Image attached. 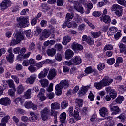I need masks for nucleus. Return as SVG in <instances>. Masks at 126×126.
<instances>
[{"label":"nucleus","mask_w":126,"mask_h":126,"mask_svg":"<svg viewBox=\"0 0 126 126\" xmlns=\"http://www.w3.org/2000/svg\"><path fill=\"white\" fill-rule=\"evenodd\" d=\"M81 63H82L81 58H80V56H77L71 59L69 61H64L63 63V64L68 66H71L72 65H79Z\"/></svg>","instance_id":"nucleus-1"},{"label":"nucleus","mask_w":126,"mask_h":126,"mask_svg":"<svg viewBox=\"0 0 126 126\" xmlns=\"http://www.w3.org/2000/svg\"><path fill=\"white\" fill-rule=\"evenodd\" d=\"M25 51H26L25 48H16L13 49L14 54H19V55L17 57V61H22L23 59L22 56L25 53Z\"/></svg>","instance_id":"nucleus-2"},{"label":"nucleus","mask_w":126,"mask_h":126,"mask_svg":"<svg viewBox=\"0 0 126 126\" xmlns=\"http://www.w3.org/2000/svg\"><path fill=\"white\" fill-rule=\"evenodd\" d=\"M109 108L111 112H112L111 115H118L121 113V109L118 105H116V101L113 102L109 105Z\"/></svg>","instance_id":"nucleus-3"},{"label":"nucleus","mask_w":126,"mask_h":126,"mask_svg":"<svg viewBox=\"0 0 126 126\" xmlns=\"http://www.w3.org/2000/svg\"><path fill=\"white\" fill-rule=\"evenodd\" d=\"M18 21V27L21 28V27H27L29 23H28V20L25 17H20L17 19Z\"/></svg>","instance_id":"nucleus-4"},{"label":"nucleus","mask_w":126,"mask_h":126,"mask_svg":"<svg viewBox=\"0 0 126 126\" xmlns=\"http://www.w3.org/2000/svg\"><path fill=\"white\" fill-rule=\"evenodd\" d=\"M24 106L26 109H32V110H34V111L38 109L37 104L33 103L32 101H26Z\"/></svg>","instance_id":"nucleus-5"},{"label":"nucleus","mask_w":126,"mask_h":126,"mask_svg":"<svg viewBox=\"0 0 126 126\" xmlns=\"http://www.w3.org/2000/svg\"><path fill=\"white\" fill-rule=\"evenodd\" d=\"M57 75V70L55 68L50 69L48 75H47V78L49 80H53L54 78L56 77Z\"/></svg>","instance_id":"nucleus-6"},{"label":"nucleus","mask_w":126,"mask_h":126,"mask_svg":"<svg viewBox=\"0 0 126 126\" xmlns=\"http://www.w3.org/2000/svg\"><path fill=\"white\" fill-rule=\"evenodd\" d=\"M45 93H46V90H45V89L42 88L40 90L39 93L37 95V97L42 102L46 100V96H45Z\"/></svg>","instance_id":"nucleus-7"},{"label":"nucleus","mask_w":126,"mask_h":126,"mask_svg":"<svg viewBox=\"0 0 126 126\" xmlns=\"http://www.w3.org/2000/svg\"><path fill=\"white\" fill-rule=\"evenodd\" d=\"M49 114H50V110L48 108H44L41 111V118L43 121L47 120Z\"/></svg>","instance_id":"nucleus-8"},{"label":"nucleus","mask_w":126,"mask_h":126,"mask_svg":"<svg viewBox=\"0 0 126 126\" xmlns=\"http://www.w3.org/2000/svg\"><path fill=\"white\" fill-rule=\"evenodd\" d=\"M74 7L76 10L80 12L81 13H84V9L83 7L79 4L78 1L74 2Z\"/></svg>","instance_id":"nucleus-9"},{"label":"nucleus","mask_w":126,"mask_h":126,"mask_svg":"<svg viewBox=\"0 0 126 126\" xmlns=\"http://www.w3.org/2000/svg\"><path fill=\"white\" fill-rule=\"evenodd\" d=\"M50 69L49 68H45L43 71H41L40 73L38 75L39 79H42L45 78L48 75V72H49Z\"/></svg>","instance_id":"nucleus-10"},{"label":"nucleus","mask_w":126,"mask_h":126,"mask_svg":"<svg viewBox=\"0 0 126 126\" xmlns=\"http://www.w3.org/2000/svg\"><path fill=\"white\" fill-rule=\"evenodd\" d=\"M101 81L103 84V86H109L113 82V79L110 78L108 76H105Z\"/></svg>","instance_id":"nucleus-11"},{"label":"nucleus","mask_w":126,"mask_h":126,"mask_svg":"<svg viewBox=\"0 0 126 126\" xmlns=\"http://www.w3.org/2000/svg\"><path fill=\"white\" fill-rule=\"evenodd\" d=\"M11 5V1L9 0H4L1 4L0 7L2 10L6 9Z\"/></svg>","instance_id":"nucleus-12"},{"label":"nucleus","mask_w":126,"mask_h":126,"mask_svg":"<svg viewBox=\"0 0 126 126\" xmlns=\"http://www.w3.org/2000/svg\"><path fill=\"white\" fill-rule=\"evenodd\" d=\"M0 104L3 106H9L11 104V101L8 97L2 98L0 99Z\"/></svg>","instance_id":"nucleus-13"},{"label":"nucleus","mask_w":126,"mask_h":126,"mask_svg":"<svg viewBox=\"0 0 126 126\" xmlns=\"http://www.w3.org/2000/svg\"><path fill=\"white\" fill-rule=\"evenodd\" d=\"M36 79L37 75L36 74H33L27 79L26 82L30 84H33Z\"/></svg>","instance_id":"nucleus-14"},{"label":"nucleus","mask_w":126,"mask_h":126,"mask_svg":"<svg viewBox=\"0 0 126 126\" xmlns=\"http://www.w3.org/2000/svg\"><path fill=\"white\" fill-rule=\"evenodd\" d=\"M63 87L62 85L60 84V83L55 86V93L56 94L57 96H60L62 94V90H63Z\"/></svg>","instance_id":"nucleus-15"},{"label":"nucleus","mask_w":126,"mask_h":126,"mask_svg":"<svg viewBox=\"0 0 126 126\" xmlns=\"http://www.w3.org/2000/svg\"><path fill=\"white\" fill-rule=\"evenodd\" d=\"M74 55V53L70 49H67L65 52V56L66 60L71 59Z\"/></svg>","instance_id":"nucleus-16"},{"label":"nucleus","mask_w":126,"mask_h":126,"mask_svg":"<svg viewBox=\"0 0 126 126\" xmlns=\"http://www.w3.org/2000/svg\"><path fill=\"white\" fill-rule=\"evenodd\" d=\"M15 38L17 39V43H20V42L24 39L23 35H22V33H21L20 32H18L16 33L15 35Z\"/></svg>","instance_id":"nucleus-17"},{"label":"nucleus","mask_w":126,"mask_h":126,"mask_svg":"<svg viewBox=\"0 0 126 126\" xmlns=\"http://www.w3.org/2000/svg\"><path fill=\"white\" fill-rule=\"evenodd\" d=\"M75 102L76 103V110H78L79 109H80V108H82V106L83 105V100L82 99L77 98Z\"/></svg>","instance_id":"nucleus-18"},{"label":"nucleus","mask_w":126,"mask_h":126,"mask_svg":"<svg viewBox=\"0 0 126 126\" xmlns=\"http://www.w3.org/2000/svg\"><path fill=\"white\" fill-rule=\"evenodd\" d=\"M10 119L9 115L5 116L1 120V122L0 123V126H6L7 123H8V120Z\"/></svg>","instance_id":"nucleus-19"},{"label":"nucleus","mask_w":126,"mask_h":126,"mask_svg":"<svg viewBox=\"0 0 126 126\" xmlns=\"http://www.w3.org/2000/svg\"><path fill=\"white\" fill-rule=\"evenodd\" d=\"M99 113L101 117H106L109 114V112H108V109L106 108V107L101 108L99 110Z\"/></svg>","instance_id":"nucleus-20"},{"label":"nucleus","mask_w":126,"mask_h":126,"mask_svg":"<svg viewBox=\"0 0 126 126\" xmlns=\"http://www.w3.org/2000/svg\"><path fill=\"white\" fill-rule=\"evenodd\" d=\"M117 31H118V28H117V27H111L107 32V34L110 36H112V35H114V34H115Z\"/></svg>","instance_id":"nucleus-21"},{"label":"nucleus","mask_w":126,"mask_h":126,"mask_svg":"<svg viewBox=\"0 0 126 126\" xmlns=\"http://www.w3.org/2000/svg\"><path fill=\"white\" fill-rule=\"evenodd\" d=\"M63 88H67L69 86L68 80H63L61 81L60 83Z\"/></svg>","instance_id":"nucleus-22"},{"label":"nucleus","mask_w":126,"mask_h":126,"mask_svg":"<svg viewBox=\"0 0 126 126\" xmlns=\"http://www.w3.org/2000/svg\"><path fill=\"white\" fill-rule=\"evenodd\" d=\"M31 117H30V120L31 122H36L38 120V117L33 112H31L30 113Z\"/></svg>","instance_id":"nucleus-23"},{"label":"nucleus","mask_w":126,"mask_h":126,"mask_svg":"<svg viewBox=\"0 0 126 126\" xmlns=\"http://www.w3.org/2000/svg\"><path fill=\"white\" fill-rule=\"evenodd\" d=\"M31 89H28L24 94L25 99H30L31 98Z\"/></svg>","instance_id":"nucleus-24"},{"label":"nucleus","mask_w":126,"mask_h":126,"mask_svg":"<svg viewBox=\"0 0 126 126\" xmlns=\"http://www.w3.org/2000/svg\"><path fill=\"white\" fill-rule=\"evenodd\" d=\"M61 105L58 102H54L51 104V110H60Z\"/></svg>","instance_id":"nucleus-25"},{"label":"nucleus","mask_w":126,"mask_h":126,"mask_svg":"<svg viewBox=\"0 0 126 126\" xmlns=\"http://www.w3.org/2000/svg\"><path fill=\"white\" fill-rule=\"evenodd\" d=\"M91 34L92 37H93L94 39H96V38H99V37L101 36L102 32L101 31H98L97 32H91Z\"/></svg>","instance_id":"nucleus-26"},{"label":"nucleus","mask_w":126,"mask_h":126,"mask_svg":"<svg viewBox=\"0 0 126 126\" xmlns=\"http://www.w3.org/2000/svg\"><path fill=\"white\" fill-rule=\"evenodd\" d=\"M47 54L48 56L54 57L56 55V49L55 48H50L47 50Z\"/></svg>","instance_id":"nucleus-27"},{"label":"nucleus","mask_w":126,"mask_h":126,"mask_svg":"<svg viewBox=\"0 0 126 126\" xmlns=\"http://www.w3.org/2000/svg\"><path fill=\"white\" fill-rule=\"evenodd\" d=\"M25 90V88L24 87H23L22 84H20L17 88V93L19 94H22Z\"/></svg>","instance_id":"nucleus-28"},{"label":"nucleus","mask_w":126,"mask_h":126,"mask_svg":"<svg viewBox=\"0 0 126 126\" xmlns=\"http://www.w3.org/2000/svg\"><path fill=\"white\" fill-rule=\"evenodd\" d=\"M42 87H47L49 85V80L46 79H42L39 80Z\"/></svg>","instance_id":"nucleus-29"},{"label":"nucleus","mask_w":126,"mask_h":126,"mask_svg":"<svg viewBox=\"0 0 126 126\" xmlns=\"http://www.w3.org/2000/svg\"><path fill=\"white\" fill-rule=\"evenodd\" d=\"M94 87H96V89H98L99 90H100V89H102L103 87H104V85L103 84V83L101 80L99 82L94 83Z\"/></svg>","instance_id":"nucleus-30"},{"label":"nucleus","mask_w":126,"mask_h":126,"mask_svg":"<svg viewBox=\"0 0 126 126\" xmlns=\"http://www.w3.org/2000/svg\"><path fill=\"white\" fill-rule=\"evenodd\" d=\"M14 57V55L13 54H10L9 55L7 56L6 57V59L10 63H12L14 61V59L13 58Z\"/></svg>","instance_id":"nucleus-31"},{"label":"nucleus","mask_w":126,"mask_h":126,"mask_svg":"<svg viewBox=\"0 0 126 126\" xmlns=\"http://www.w3.org/2000/svg\"><path fill=\"white\" fill-rule=\"evenodd\" d=\"M8 86L10 88L13 89V90L15 92L16 91V88H15V84H14V81L12 80H8Z\"/></svg>","instance_id":"nucleus-32"},{"label":"nucleus","mask_w":126,"mask_h":126,"mask_svg":"<svg viewBox=\"0 0 126 126\" xmlns=\"http://www.w3.org/2000/svg\"><path fill=\"white\" fill-rule=\"evenodd\" d=\"M65 119H66V113L63 112L60 116V121L62 123H65Z\"/></svg>","instance_id":"nucleus-33"},{"label":"nucleus","mask_w":126,"mask_h":126,"mask_svg":"<svg viewBox=\"0 0 126 126\" xmlns=\"http://www.w3.org/2000/svg\"><path fill=\"white\" fill-rule=\"evenodd\" d=\"M88 89H89V86H88L82 87L81 90L79 92V94H82V95H85Z\"/></svg>","instance_id":"nucleus-34"},{"label":"nucleus","mask_w":126,"mask_h":126,"mask_svg":"<svg viewBox=\"0 0 126 126\" xmlns=\"http://www.w3.org/2000/svg\"><path fill=\"white\" fill-rule=\"evenodd\" d=\"M71 41V37L68 36H65L63 41V45H67L68 43H69Z\"/></svg>","instance_id":"nucleus-35"},{"label":"nucleus","mask_w":126,"mask_h":126,"mask_svg":"<svg viewBox=\"0 0 126 126\" xmlns=\"http://www.w3.org/2000/svg\"><path fill=\"white\" fill-rule=\"evenodd\" d=\"M73 17H74V14L73 13L70 14L69 13H68L66 14L65 21H71Z\"/></svg>","instance_id":"nucleus-36"},{"label":"nucleus","mask_w":126,"mask_h":126,"mask_svg":"<svg viewBox=\"0 0 126 126\" xmlns=\"http://www.w3.org/2000/svg\"><path fill=\"white\" fill-rule=\"evenodd\" d=\"M103 21L105 22V23H110L111 22V17L108 15H103Z\"/></svg>","instance_id":"nucleus-37"},{"label":"nucleus","mask_w":126,"mask_h":126,"mask_svg":"<svg viewBox=\"0 0 126 126\" xmlns=\"http://www.w3.org/2000/svg\"><path fill=\"white\" fill-rule=\"evenodd\" d=\"M124 101V97L122 96H118V97L116 98L115 101H114L113 102H116V105L117 104H122V102Z\"/></svg>","instance_id":"nucleus-38"},{"label":"nucleus","mask_w":126,"mask_h":126,"mask_svg":"<svg viewBox=\"0 0 126 126\" xmlns=\"http://www.w3.org/2000/svg\"><path fill=\"white\" fill-rule=\"evenodd\" d=\"M75 22L77 23H81V21H82V19H81V17L79 16L78 14H76L74 18Z\"/></svg>","instance_id":"nucleus-39"},{"label":"nucleus","mask_w":126,"mask_h":126,"mask_svg":"<svg viewBox=\"0 0 126 126\" xmlns=\"http://www.w3.org/2000/svg\"><path fill=\"white\" fill-rule=\"evenodd\" d=\"M122 7L118 4H113L111 8V11H117Z\"/></svg>","instance_id":"nucleus-40"},{"label":"nucleus","mask_w":126,"mask_h":126,"mask_svg":"<svg viewBox=\"0 0 126 126\" xmlns=\"http://www.w3.org/2000/svg\"><path fill=\"white\" fill-rule=\"evenodd\" d=\"M118 90L120 93L123 94L124 91L126 90V86L124 85L119 86Z\"/></svg>","instance_id":"nucleus-41"},{"label":"nucleus","mask_w":126,"mask_h":126,"mask_svg":"<svg viewBox=\"0 0 126 126\" xmlns=\"http://www.w3.org/2000/svg\"><path fill=\"white\" fill-rule=\"evenodd\" d=\"M51 33L47 30H44L42 32V36L45 38H49Z\"/></svg>","instance_id":"nucleus-42"},{"label":"nucleus","mask_w":126,"mask_h":126,"mask_svg":"<svg viewBox=\"0 0 126 126\" xmlns=\"http://www.w3.org/2000/svg\"><path fill=\"white\" fill-rule=\"evenodd\" d=\"M110 97L112 99H116L117 98V91L116 90L113 91L112 92L110 93Z\"/></svg>","instance_id":"nucleus-43"},{"label":"nucleus","mask_w":126,"mask_h":126,"mask_svg":"<svg viewBox=\"0 0 126 126\" xmlns=\"http://www.w3.org/2000/svg\"><path fill=\"white\" fill-rule=\"evenodd\" d=\"M68 107V101H63L61 103V108L62 109H65Z\"/></svg>","instance_id":"nucleus-44"},{"label":"nucleus","mask_w":126,"mask_h":126,"mask_svg":"<svg viewBox=\"0 0 126 126\" xmlns=\"http://www.w3.org/2000/svg\"><path fill=\"white\" fill-rule=\"evenodd\" d=\"M117 119H120L121 122L124 123L125 122V120H126V115H125V113H122L117 117Z\"/></svg>","instance_id":"nucleus-45"},{"label":"nucleus","mask_w":126,"mask_h":126,"mask_svg":"<svg viewBox=\"0 0 126 126\" xmlns=\"http://www.w3.org/2000/svg\"><path fill=\"white\" fill-rule=\"evenodd\" d=\"M73 116L75 118V119H76V120H80L81 118H80V116H79V112L77 111L74 110V113H73Z\"/></svg>","instance_id":"nucleus-46"},{"label":"nucleus","mask_w":126,"mask_h":126,"mask_svg":"<svg viewBox=\"0 0 126 126\" xmlns=\"http://www.w3.org/2000/svg\"><path fill=\"white\" fill-rule=\"evenodd\" d=\"M87 43L90 46H92V45H94V40H93V39L91 38L90 36L88 37Z\"/></svg>","instance_id":"nucleus-47"},{"label":"nucleus","mask_w":126,"mask_h":126,"mask_svg":"<svg viewBox=\"0 0 126 126\" xmlns=\"http://www.w3.org/2000/svg\"><path fill=\"white\" fill-rule=\"evenodd\" d=\"M93 71H94V70H93V69H92V68L91 67H88L85 70V72L87 74H89L90 73H92V72H93Z\"/></svg>","instance_id":"nucleus-48"},{"label":"nucleus","mask_w":126,"mask_h":126,"mask_svg":"<svg viewBox=\"0 0 126 126\" xmlns=\"http://www.w3.org/2000/svg\"><path fill=\"white\" fill-rule=\"evenodd\" d=\"M115 13L117 16H122V15L123 14V8L122 7L116 11Z\"/></svg>","instance_id":"nucleus-49"},{"label":"nucleus","mask_w":126,"mask_h":126,"mask_svg":"<svg viewBox=\"0 0 126 126\" xmlns=\"http://www.w3.org/2000/svg\"><path fill=\"white\" fill-rule=\"evenodd\" d=\"M115 58H110L108 59L107 60V63L108 64H109L110 65H112V64H114L115 63Z\"/></svg>","instance_id":"nucleus-50"},{"label":"nucleus","mask_w":126,"mask_h":126,"mask_svg":"<svg viewBox=\"0 0 126 126\" xmlns=\"http://www.w3.org/2000/svg\"><path fill=\"white\" fill-rule=\"evenodd\" d=\"M72 48H83V46L76 42H73L71 44Z\"/></svg>","instance_id":"nucleus-51"},{"label":"nucleus","mask_w":126,"mask_h":126,"mask_svg":"<svg viewBox=\"0 0 126 126\" xmlns=\"http://www.w3.org/2000/svg\"><path fill=\"white\" fill-rule=\"evenodd\" d=\"M29 70H30V72H36L37 71V68L36 67H34L32 65L28 67Z\"/></svg>","instance_id":"nucleus-52"},{"label":"nucleus","mask_w":126,"mask_h":126,"mask_svg":"<svg viewBox=\"0 0 126 126\" xmlns=\"http://www.w3.org/2000/svg\"><path fill=\"white\" fill-rule=\"evenodd\" d=\"M108 0H105L103 2H99L98 3V7H102V6H104V5H106L107 3H108Z\"/></svg>","instance_id":"nucleus-53"},{"label":"nucleus","mask_w":126,"mask_h":126,"mask_svg":"<svg viewBox=\"0 0 126 126\" xmlns=\"http://www.w3.org/2000/svg\"><path fill=\"white\" fill-rule=\"evenodd\" d=\"M8 94L11 98H13V97L15 96V93L12 90V89H9L8 91Z\"/></svg>","instance_id":"nucleus-54"},{"label":"nucleus","mask_w":126,"mask_h":126,"mask_svg":"<svg viewBox=\"0 0 126 126\" xmlns=\"http://www.w3.org/2000/svg\"><path fill=\"white\" fill-rule=\"evenodd\" d=\"M97 68L99 71L103 70L105 68V64L104 63H100L97 65Z\"/></svg>","instance_id":"nucleus-55"},{"label":"nucleus","mask_w":126,"mask_h":126,"mask_svg":"<svg viewBox=\"0 0 126 126\" xmlns=\"http://www.w3.org/2000/svg\"><path fill=\"white\" fill-rule=\"evenodd\" d=\"M29 63L31 65H35L36 64V60L33 58H31L29 60Z\"/></svg>","instance_id":"nucleus-56"},{"label":"nucleus","mask_w":126,"mask_h":126,"mask_svg":"<svg viewBox=\"0 0 126 126\" xmlns=\"http://www.w3.org/2000/svg\"><path fill=\"white\" fill-rule=\"evenodd\" d=\"M88 99L90 100V101H93L94 100V98L95 97V95L93 94L91 91L89 94Z\"/></svg>","instance_id":"nucleus-57"},{"label":"nucleus","mask_w":126,"mask_h":126,"mask_svg":"<svg viewBox=\"0 0 126 126\" xmlns=\"http://www.w3.org/2000/svg\"><path fill=\"white\" fill-rule=\"evenodd\" d=\"M55 60L59 61V62H61V61L62 60V55H61V54L59 53H57L55 56Z\"/></svg>","instance_id":"nucleus-58"},{"label":"nucleus","mask_w":126,"mask_h":126,"mask_svg":"<svg viewBox=\"0 0 126 126\" xmlns=\"http://www.w3.org/2000/svg\"><path fill=\"white\" fill-rule=\"evenodd\" d=\"M36 36L39 35V34H41L42 32V29L40 27H37L36 31L34 32Z\"/></svg>","instance_id":"nucleus-59"},{"label":"nucleus","mask_w":126,"mask_h":126,"mask_svg":"<svg viewBox=\"0 0 126 126\" xmlns=\"http://www.w3.org/2000/svg\"><path fill=\"white\" fill-rule=\"evenodd\" d=\"M29 60H24L22 62V65L24 66H28L29 65Z\"/></svg>","instance_id":"nucleus-60"},{"label":"nucleus","mask_w":126,"mask_h":126,"mask_svg":"<svg viewBox=\"0 0 126 126\" xmlns=\"http://www.w3.org/2000/svg\"><path fill=\"white\" fill-rule=\"evenodd\" d=\"M51 116H54L55 118L58 116V112L57 111H55L54 109H51V112H50Z\"/></svg>","instance_id":"nucleus-61"},{"label":"nucleus","mask_w":126,"mask_h":126,"mask_svg":"<svg viewBox=\"0 0 126 126\" xmlns=\"http://www.w3.org/2000/svg\"><path fill=\"white\" fill-rule=\"evenodd\" d=\"M47 97L50 100H52V99H53L54 97H55V94H54V93H51L50 94H47Z\"/></svg>","instance_id":"nucleus-62"},{"label":"nucleus","mask_w":126,"mask_h":126,"mask_svg":"<svg viewBox=\"0 0 126 126\" xmlns=\"http://www.w3.org/2000/svg\"><path fill=\"white\" fill-rule=\"evenodd\" d=\"M118 3L121 5H123L124 6H126V2L125 0H117Z\"/></svg>","instance_id":"nucleus-63"},{"label":"nucleus","mask_w":126,"mask_h":126,"mask_svg":"<svg viewBox=\"0 0 126 126\" xmlns=\"http://www.w3.org/2000/svg\"><path fill=\"white\" fill-rule=\"evenodd\" d=\"M16 70H22L23 68V66H22V65L20 64H17L15 67Z\"/></svg>","instance_id":"nucleus-64"}]
</instances>
